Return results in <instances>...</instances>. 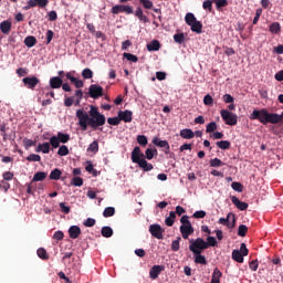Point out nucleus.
<instances>
[{"label":"nucleus","mask_w":283,"mask_h":283,"mask_svg":"<svg viewBox=\"0 0 283 283\" xmlns=\"http://www.w3.org/2000/svg\"><path fill=\"white\" fill-rule=\"evenodd\" d=\"M76 118L78 119V125L83 132L87 130V126L97 129L105 125V115L101 114L96 106H91L88 114L83 109H77Z\"/></svg>","instance_id":"obj_1"},{"label":"nucleus","mask_w":283,"mask_h":283,"mask_svg":"<svg viewBox=\"0 0 283 283\" xmlns=\"http://www.w3.org/2000/svg\"><path fill=\"white\" fill-rule=\"evenodd\" d=\"M250 120H259L261 125H277L279 123H283V112L282 114L277 113H269L266 108H262L260 111L254 109L250 115Z\"/></svg>","instance_id":"obj_2"},{"label":"nucleus","mask_w":283,"mask_h":283,"mask_svg":"<svg viewBox=\"0 0 283 283\" xmlns=\"http://www.w3.org/2000/svg\"><path fill=\"white\" fill-rule=\"evenodd\" d=\"M132 163L135 165H138L143 171H151L154 169V165L147 163V159H145V154L140 151V147L136 146L132 151Z\"/></svg>","instance_id":"obj_3"},{"label":"nucleus","mask_w":283,"mask_h":283,"mask_svg":"<svg viewBox=\"0 0 283 283\" xmlns=\"http://www.w3.org/2000/svg\"><path fill=\"white\" fill-rule=\"evenodd\" d=\"M189 242L195 243L197 249H203V251L209 249V247H218V241L214 237H208L207 241L202 238H197L196 240L191 239Z\"/></svg>","instance_id":"obj_4"},{"label":"nucleus","mask_w":283,"mask_h":283,"mask_svg":"<svg viewBox=\"0 0 283 283\" xmlns=\"http://www.w3.org/2000/svg\"><path fill=\"white\" fill-rule=\"evenodd\" d=\"M189 251H191V253H193L195 255V263L196 264H207V258H205V255H202V251H205V249H200L198 247H196V243L193 242H189Z\"/></svg>","instance_id":"obj_5"},{"label":"nucleus","mask_w":283,"mask_h":283,"mask_svg":"<svg viewBox=\"0 0 283 283\" xmlns=\"http://www.w3.org/2000/svg\"><path fill=\"white\" fill-rule=\"evenodd\" d=\"M61 143L65 145V143H70V135L64 133H57V136H52L50 138V145L53 149H59L61 147Z\"/></svg>","instance_id":"obj_6"},{"label":"nucleus","mask_w":283,"mask_h":283,"mask_svg":"<svg viewBox=\"0 0 283 283\" xmlns=\"http://www.w3.org/2000/svg\"><path fill=\"white\" fill-rule=\"evenodd\" d=\"M221 118L224 120L226 125L234 126L238 125V115L227 109L220 111Z\"/></svg>","instance_id":"obj_7"},{"label":"nucleus","mask_w":283,"mask_h":283,"mask_svg":"<svg viewBox=\"0 0 283 283\" xmlns=\"http://www.w3.org/2000/svg\"><path fill=\"white\" fill-rule=\"evenodd\" d=\"M48 3H50V0H29L27 2V6L23 7V10H30L32 8H48Z\"/></svg>","instance_id":"obj_8"},{"label":"nucleus","mask_w":283,"mask_h":283,"mask_svg":"<svg viewBox=\"0 0 283 283\" xmlns=\"http://www.w3.org/2000/svg\"><path fill=\"white\" fill-rule=\"evenodd\" d=\"M149 233L150 235H153V238H156L157 240H163V233H165V229H163V227H160V224L158 223L150 224Z\"/></svg>","instance_id":"obj_9"},{"label":"nucleus","mask_w":283,"mask_h":283,"mask_svg":"<svg viewBox=\"0 0 283 283\" xmlns=\"http://www.w3.org/2000/svg\"><path fill=\"white\" fill-rule=\"evenodd\" d=\"M88 95L91 96V98H101V96H103V86H98L96 84H92L88 87Z\"/></svg>","instance_id":"obj_10"},{"label":"nucleus","mask_w":283,"mask_h":283,"mask_svg":"<svg viewBox=\"0 0 283 283\" xmlns=\"http://www.w3.org/2000/svg\"><path fill=\"white\" fill-rule=\"evenodd\" d=\"M22 83L24 86H27L28 90H34V87L41 83V80H39L36 76L24 77L22 78Z\"/></svg>","instance_id":"obj_11"},{"label":"nucleus","mask_w":283,"mask_h":283,"mask_svg":"<svg viewBox=\"0 0 283 283\" xmlns=\"http://www.w3.org/2000/svg\"><path fill=\"white\" fill-rule=\"evenodd\" d=\"M117 116H119V120H123L124 123H132V120H134V113L128 109L119 111Z\"/></svg>","instance_id":"obj_12"},{"label":"nucleus","mask_w":283,"mask_h":283,"mask_svg":"<svg viewBox=\"0 0 283 283\" xmlns=\"http://www.w3.org/2000/svg\"><path fill=\"white\" fill-rule=\"evenodd\" d=\"M231 202L234 205V207H237V209H239V211H247L249 209V203L240 201V199L235 196L231 197Z\"/></svg>","instance_id":"obj_13"},{"label":"nucleus","mask_w":283,"mask_h":283,"mask_svg":"<svg viewBox=\"0 0 283 283\" xmlns=\"http://www.w3.org/2000/svg\"><path fill=\"white\" fill-rule=\"evenodd\" d=\"M180 233L184 240H189V235H192L193 233V226H191V223L188 226H180Z\"/></svg>","instance_id":"obj_14"},{"label":"nucleus","mask_w":283,"mask_h":283,"mask_svg":"<svg viewBox=\"0 0 283 283\" xmlns=\"http://www.w3.org/2000/svg\"><path fill=\"white\" fill-rule=\"evenodd\" d=\"M163 271H165V265H154L149 271L151 280H156Z\"/></svg>","instance_id":"obj_15"},{"label":"nucleus","mask_w":283,"mask_h":283,"mask_svg":"<svg viewBox=\"0 0 283 283\" xmlns=\"http://www.w3.org/2000/svg\"><path fill=\"white\" fill-rule=\"evenodd\" d=\"M65 76H66V78H67L69 81H71V83L74 84V86H75L77 90H81V87H84L85 83H83V80H78V78L74 77V76L72 75V73L69 72V73L65 74Z\"/></svg>","instance_id":"obj_16"},{"label":"nucleus","mask_w":283,"mask_h":283,"mask_svg":"<svg viewBox=\"0 0 283 283\" xmlns=\"http://www.w3.org/2000/svg\"><path fill=\"white\" fill-rule=\"evenodd\" d=\"M50 87L51 90H60V87L63 85V78L59 76H53L50 78Z\"/></svg>","instance_id":"obj_17"},{"label":"nucleus","mask_w":283,"mask_h":283,"mask_svg":"<svg viewBox=\"0 0 283 283\" xmlns=\"http://www.w3.org/2000/svg\"><path fill=\"white\" fill-rule=\"evenodd\" d=\"M134 14L142 23H149V18L145 15V13L143 12V8L137 7Z\"/></svg>","instance_id":"obj_18"},{"label":"nucleus","mask_w":283,"mask_h":283,"mask_svg":"<svg viewBox=\"0 0 283 283\" xmlns=\"http://www.w3.org/2000/svg\"><path fill=\"white\" fill-rule=\"evenodd\" d=\"M71 240H76L81 235V228L78 226H71L69 229Z\"/></svg>","instance_id":"obj_19"},{"label":"nucleus","mask_w":283,"mask_h":283,"mask_svg":"<svg viewBox=\"0 0 283 283\" xmlns=\"http://www.w3.org/2000/svg\"><path fill=\"white\" fill-rule=\"evenodd\" d=\"M0 30L2 34H10V31L12 30V22L6 20L0 23Z\"/></svg>","instance_id":"obj_20"},{"label":"nucleus","mask_w":283,"mask_h":283,"mask_svg":"<svg viewBox=\"0 0 283 283\" xmlns=\"http://www.w3.org/2000/svg\"><path fill=\"white\" fill-rule=\"evenodd\" d=\"M190 30L192 32H196V34H202V22L196 20L195 22L191 23Z\"/></svg>","instance_id":"obj_21"},{"label":"nucleus","mask_w":283,"mask_h":283,"mask_svg":"<svg viewBox=\"0 0 283 283\" xmlns=\"http://www.w3.org/2000/svg\"><path fill=\"white\" fill-rule=\"evenodd\" d=\"M222 279V272L220 269L216 268L212 272V277L210 283H220V280Z\"/></svg>","instance_id":"obj_22"},{"label":"nucleus","mask_w":283,"mask_h":283,"mask_svg":"<svg viewBox=\"0 0 283 283\" xmlns=\"http://www.w3.org/2000/svg\"><path fill=\"white\" fill-rule=\"evenodd\" d=\"M180 136L181 138H185L186 140H191V138H193L195 133L193 130L189 129V128H185L180 130Z\"/></svg>","instance_id":"obj_23"},{"label":"nucleus","mask_w":283,"mask_h":283,"mask_svg":"<svg viewBox=\"0 0 283 283\" xmlns=\"http://www.w3.org/2000/svg\"><path fill=\"white\" fill-rule=\"evenodd\" d=\"M148 52H158L160 50V42L158 40H153L149 44H147Z\"/></svg>","instance_id":"obj_24"},{"label":"nucleus","mask_w":283,"mask_h":283,"mask_svg":"<svg viewBox=\"0 0 283 283\" xmlns=\"http://www.w3.org/2000/svg\"><path fill=\"white\" fill-rule=\"evenodd\" d=\"M48 178V172L38 171L34 174L32 182H41Z\"/></svg>","instance_id":"obj_25"},{"label":"nucleus","mask_w":283,"mask_h":283,"mask_svg":"<svg viewBox=\"0 0 283 283\" xmlns=\"http://www.w3.org/2000/svg\"><path fill=\"white\" fill-rule=\"evenodd\" d=\"M232 260H234V262H239V264H242V262H244V256L241 254L240 250H233Z\"/></svg>","instance_id":"obj_26"},{"label":"nucleus","mask_w":283,"mask_h":283,"mask_svg":"<svg viewBox=\"0 0 283 283\" xmlns=\"http://www.w3.org/2000/svg\"><path fill=\"white\" fill-rule=\"evenodd\" d=\"M176 222V212L170 211L169 217L165 219L166 227H174V223Z\"/></svg>","instance_id":"obj_27"},{"label":"nucleus","mask_w":283,"mask_h":283,"mask_svg":"<svg viewBox=\"0 0 283 283\" xmlns=\"http://www.w3.org/2000/svg\"><path fill=\"white\" fill-rule=\"evenodd\" d=\"M168 144H169V142L161 140L158 137L153 138V145H155L156 147H160V148L165 149V147H167Z\"/></svg>","instance_id":"obj_28"},{"label":"nucleus","mask_w":283,"mask_h":283,"mask_svg":"<svg viewBox=\"0 0 283 283\" xmlns=\"http://www.w3.org/2000/svg\"><path fill=\"white\" fill-rule=\"evenodd\" d=\"M145 156L147 160H153L155 156H158V150L156 148H147Z\"/></svg>","instance_id":"obj_29"},{"label":"nucleus","mask_w":283,"mask_h":283,"mask_svg":"<svg viewBox=\"0 0 283 283\" xmlns=\"http://www.w3.org/2000/svg\"><path fill=\"white\" fill-rule=\"evenodd\" d=\"M24 45H27V48H34V45H36V38H34V35H29L24 39Z\"/></svg>","instance_id":"obj_30"},{"label":"nucleus","mask_w":283,"mask_h":283,"mask_svg":"<svg viewBox=\"0 0 283 283\" xmlns=\"http://www.w3.org/2000/svg\"><path fill=\"white\" fill-rule=\"evenodd\" d=\"M103 238H112L114 235V230L111 227H103L101 231Z\"/></svg>","instance_id":"obj_31"},{"label":"nucleus","mask_w":283,"mask_h":283,"mask_svg":"<svg viewBox=\"0 0 283 283\" xmlns=\"http://www.w3.org/2000/svg\"><path fill=\"white\" fill-rule=\"evenodd\" d=\"M63 175V172L61 171V169L55 168L51 171L50 174V179L51 180H61V176Z\"/></svg>","instance_id":"obj_32"},{"label":"nucleus","mask_w":283,"mask_h":283,"mask_svg":"<svg viewBox=\"0 0 283 283\" xmlns=\"http://www.w3.org/2000/svg\"><path fill=\"white\" fill-rule=\"evenodd\" d=\"M270 32L272 34H280V32H282V27L279 22H274L270 25Z\"/></svg>","instance_id":"obj_33"},{"label":"nucleus","mask_w":283,"mask_h":283,"mask_svg":"<svg viewBox=\"0 0 283 283\" xmlns=\"http://www.w3.org/2000/svg\"><path fill=\"white\" fill-rule=\"evenodd\" d=\"M212 3L216 4L217 10H222V8H227V6H229L228 0H212Z\"/></svg>","instance_id":"obj_34"},{"label":"nucleus","mask_w":283,"mask_h":283,"mask_svg":"<svg viewBox=\"0 0 283 283\" xmlns=\"http://www.w3.org/2000/svg\"><path fill=\"white\" fill-rule=\"evenodd\" d=\"M219 149H231V142L229 140H220L216 143Z\"/></svg>","instance_id":"obj_35"},{"label":"nucleus","mask_w":283,"mask_h":283,"mask_svg":"<svg viewBox=\"0 0 283 283\" xmlns=\"http://www.w3.org/2000/svg\"><path fill=\"white\" fill-rule=\"evenodd\" d=\"M36 253L41 260H50V255L48 254V251L44 248H39Z\"/></svg>","instance_id":"obj_36"},{"label":"nucleus","mask_w":283,"mask_h":283,"mask_svg":"<svg viewBox=\"0 0 283 283\" xmlns=\"http://www.w3.org/2000/svg\"><path fill=\"white\" fill-rule=\"evenodd\" d=\"M116 213V208L114 207H107L103 211L104 218H112Z\"/></svg>","instance_id":"obj_37"},{"label":"nucleus","mask_w":283,"mask_h":283,"mask_svg":"<svg viewBox=\"0 0 283 283\" xmlns=\"http://www.w3.org/2000/svg\"><path fill=\"white\" fill-rule=\"evenodd\" d=\"M231 188L233 189V191H238L239 193H242V191H244V186L238 181H233L231 184Z\"/></svg>","instance_id":"obj_38"},{"label":"nucleus","mask_w":283,"mask_h":283,"mask_svg":"<svg viewBox=\"0 0 283 283\" xmlns=\"http://www.w3.org/2000/svg\"><path fill=\"white\" fill-rule=\"evenodd\" d=\"M139 3L143 6L145 10L154 9V2L151 0H139Z\"/></svg>","instance_id":"obj_39"},{"label":"nucleus","mask_w":283,"mask_h":283,"mask_svg":"<svg viewBox=\"0 0 283 283\" xmlns=\"http://www.w3.org/2000/svg\"><path fill=\"white\" fill-rule=\"evenodd\" d=\"M185 21H186L187 25L191 27L192 23H195L198 20L196 19V15L193 13H187L185 17Z\"/></svg>","instance_id":"obj_40"},{"label":"nucleus","mask_w":283,"mask_h":283,"mask_svg":"<svg viewBox=\"0 0 283 283\" xmlns=\"http://www.w3.org/2000/svg\"><path fill=\"white\" fill-rule=\"evenodd\" d=\"M228 218H230L228 221V229H234L235 228V214L229 212Z\"/></svg>","instance_id":"obj_41"},{"label":"nucleus","mask_w":283,"mask_h":283,"mask_svg":"<svg viewBox=\"0 0 283 283\" xmlns=\"http://www.w3.org/2000/svg\"><path fill=\"white\" fill-rule=\"evenodd\" d=\"M23 147H24V149H30V147H36V142L25 137L23 139Z\"/></svg>","instance_id":"obj_42"},{"label":"nucleus","mask_w":283,"mask_h":283,"mask_svg":"<svg viewBox=\"0 0 283 283\" xmlns=\"http://www.w3.org/2000/svg\"><path fill=\"white\" fill-rule=\"evenodd\" d=\"M174 41H175V43L182 45V43H185V33H176L174 35Z\"/></svg>","instance_id":"obj_43"},{"label":"nucleus","mask_w":283,"mask_h":283,"mask_svg":"<svg viewBox=\"0 0 283 283\" xmlns=\"http://www.w3.org/2000/svg\"><path fill=\"white\" fill-rule=\"evenodd\" d=\"M216 129H218V124L216 122L209 123L206 127L207 134H213V132H216Z\"/></svg>","instance_id":"obj_44"},{"label":"nucleus","mask_w":283,"mask_h":283,"mask_svg":"<svg viewBox=\"0 0 283 283\" xmlns=\"http://www.w3.org/2000/svg\"><path fill=\"white\" fill-rule=\"evenodd\" d=\"M203 10H209L210 12H213V0H205L202 3Z\"/></svg>","instance_id":"obj_45"},{"label":"nucleus","mask_w":283,"mask_h":283,"mask_svg":"<svg viewBox=\"0 0 283 283\" xmlns=\"http://www.w3.org/2000/svg\"><path fill=\"white\" fill-rule=\"evenodd\" d=\"M87 151L91 154H96L98 153V142H93L92 144H90L88 148H87Z\"/></svg>","instance_id":"obj_46"},{"label":"nucleus","mask_w":283,"mask_h":283,"mask_svg":"<svg viewBox=\"0 0 283 283\" xmlns=\"http://www.w3.org/2000/svg\"><path fill=\"white\" fill-rule=\"evenodd\" d=\"M137 143H138V145H140L142 147H147V143H148L147 136H145V135H138V136H137Z\"/></svg>","instance_id":"obj_47"},{"label":"nucleus","mask_w":283,"mask_h":283,"mask_svg":"<svg viewBox=\"0 0 283 283\" xmlns=\"http://www.w3.org/2000/svg\"><path fill=\"white\" fill-rule=\"evenodd\" d=\"M247 231H249V228L244 224H241L239 226V229H238V235L240 238H244L247 235Z\"/></svg>","instance_id":"obj_48"},{"label":"nucleus","mask_w":283,"mask_h":283,"mask_svg":"<svg viewBox=\"0 0 283 283\" xmlns=\"http://www.w3.org/2000/svg\"><path fill=\"white\" fill-rule=\"evenodd\" d=\"M123 56L124 59H126L127 61H130L132 63H138V56L132 53H124Z\"/></svg>","instance_id":"obj_49"},{"label":"nucleus","mask_w":283,"mask_h":283,"mask_svg":"<svg viewBox=\"0 0 283 283\" xmlns=\"http://www.w3.org/2000/svg\"><path fill=\"white\" fill-rule=\"evenodd\" d=\"M83 78L90 80L94 77V72H92L90 69H84L82 71Z\"/></svg>","instance_id":"obj_50"},{"label":"nucleus","mask_w":283,"mask_h":283,"mask_svg":"<svg viewBox=\"0 0 283 283\" xmlns=\"http://www.w3.org/2000/svg\"><path fill=\"white\" fill-rule=\"evenodd\" d=\"M69 154H70V149L67 148V146L65 145L60 146L57 150L59 156H67Z\"/></svg>","instance_id":"obj_51"},{"label":"nucleus","mask_w":283,"mask_h":283,"mask_svg":"<svg viewBox=\"0 0 283 283\" xmlns=\"http://www.w3.org/2000/svg\"><path fill=\"white\" fill-rule=\"evenodd\" d=\"M29 163H41V157L36 154H31L27 157Z\"/></svg>","instance_id":"obj_52"},{"label":"nucleus","mask_w":283,"mask_h":283,"mask_svg":"<svg viewBox=\"0 0 283 283\" xmlns=\"http://www.w3.org/2000/svg\"><path fill=\"white\" fill-rule=\"evenodd\" d=\"M210 167H224V164L220 160V158H213L210 160Z\"/></svg>","instance_id":"obj_53"},{"label":"nucleus","mask_w":283,"mask_h":283,"mask_svg":"<svg viewBox=\"0 0 283 283\" xmlns=\"http://www.w3.org/2000/svg\"><path fill=\"white\" fill-rule=\"evenodd\" d=\"M108 125H120V117L117 115V117H108L107 118Z\"/></svg>","instance_id":"obj_54"},{"label":"nucleus","mask_w":283,"mask_h":283,"mask_svg":"<svg viewBox=\"0 0 283 283\" xmlns=\"http://www.w3.org/2000/svg\"><path fill=\"white\" fill-rule=\"evenodd\" d=\"M180 240L181 238L178 237L177 240L171 242V251H180Z\"/></svg>","instance_id":"obj_55"},{"label":"nucleus","mask_w":283,"mask_h":283,"mask_svg":"<svg viewBox=\"0 0 283 283\" xmlns=\"http://www.w3.org/2000/svg\"><path fill=\"white\" fill-rule=\"evenodd\" d=\"M71 185H73V187H83V178L81 177H74L72 179Z\"/></svg>","instance_id":"obj_56"},{"label":"nucleus","mask_w":283,"mask_h":283,"mask_svg":"<svg viewBox=\"0 0 283 283\" xmlns=\"http://www.w3.org/2000/svg\"><path fill=\"white\" fill-rule=\"evenodd\" d=\"M112 14H120L123 12V4H116L111 9Z\"/></svg>","instance_id":"obj_57"},{"label":"nucleus","mask_w":283,"mask_h":283,"mask_svg":"<svg viewBox=\"0 0 283 283\" xmlns=\"http://www.w3.org/2000/svg\"><path fill=\"white\" fill-rule=\"evenodd\" d=\"M203 105H208V106H211L213 105V97L211 95H206L203 97Z\"/></svg>","instance_id":"obj_58"},{"label":"nucleus","mask_w":283,"mask_h":283,"mask_svg":"<svg viewBox=\"0 0 283 283\" xmlns=\"http://www.w3.org/2000/svg\"><path fill=\"white\" fill-rule=\"evenodd\" d=\"M63 238H65V234L63 233V231L59 230L53 234V240H57L61 241L63 240Z\"/></svg>","instance_id":"obj_59"},{"label":"nucleus","mask_w":283,"mask_h":283,"mask_svg":"<svg viewBox=\"0 0 283 283\" xmlns=\"http://www.w3.org/2000/svg\"><path fill=\"white\" fill-rule=\"evenodd\" d=\"M240 253L244 258V255H249V249L247 248V243H241Z\"/></svg>","instance_id":"obj_60"},{"label":"nucleus","mask_w":283,"mask_h":283,"mask_svg":"<svg viewBox=\"0 0 283 283\" xmlns=\"http://www.w3.org/2000/svg\"><path fill=\"white\" fill-rule=\"evenodd\" d=\"M50 145H52V144H50L48 142L41 144V146H42V154H50Z\"/></svg>","instance_id":"obj_61"},{"label":"nucleus","mask_w":283,"mask_h":283,"mask_svg":"<svg viewBox=\"0 0 283 283\" xmlns=\"http://www.w3.org/2000/svg\"><path fill=\"white\" fill-rule=\"evenodd\" d=\"M96 224V219L87 218L84 221V227H94Z\"/></svg>","instance_id":"obj_62"},{"label":"nucleus","mask_w":283,"mask_h":283,"mask_svg":"<svg viewBox=\"0 0 283 283\" xmlns=\"http://www.w3.org/2000/svg\"><path fill=\"white\" fill-rule=\"evenodd\" d=\"M49 17V21H56L59 19V14L56 13V11H50L48 13Z\"/></svg>","instance_id":"obj_63"},{"label":"nucleus","mask_w":283,"mask_h":283,"mask_svg":"<svg viewBox=\"0 0 283 283\" xmlns=\"http://www.w3.org/2000/svg\"><path fill=\"white\" fill-rule=\"evenodd\" d=\"M60 209L62 211V213H65L67 216V213H70V207L65 206L64 202L60 203Z\"/></svg>","instance_id":"obj_64"}]
</instances>
